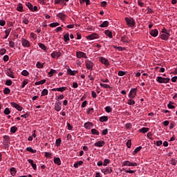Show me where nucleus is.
I'll list each match as a JSON object with an SVG mask.
<instances>
[{
    "label": "nucleus",
    "instance_id": "20e7f679",
    "mask_svg": "<svg viewBox=\"0 0 177 177\" xmlns=\"http://www.w3.org/2000/svg\"><path fill=\"white\" fill-rule=\"evenodd\" d=\"M85 64H86V67L88 70H93V63L92 61L89 60V59H86L85 61Z\"/></svg>",
    "mask_w": 177,
    "mask_h": 177
},
{
    "label": "nucleus",
    "instance_id": "39448f33",
    "mask_svg": "<svg viewBox=\"0 0 177 177\" xmlns=\"http://www.w3.org/2000/svg\"><path fill=\"white\" fill-rule=\"evenodd\" d=\"M57 17L60 19L61 21H66V19H67V15L64 14V12H59L57 14Z\"/></svg>",
    "mask_w": 177,
    "mask_h": 177
},
{
    "label": "nucleus",
    "instance_id": "4be33fe9",
    "mask_svg": "<svg viewBox=\"0 0 177 177\" xmlns=\"http://www.w3.org/2000/svg\"><path fill=\"white\" fill-rule=\"evenodd\" d=\"M17 10L18 12H24V9L23 8V4H21V3L17 4Z\"/></svg>",
    "mask_w": 177,
    "mask_h": 177
},
{
    "label": "nucleus",
    "instance_id": "4468645a",
    "mask_svg": "<svg viewBox=\"0 0 177 177\" xmlns=\"http://www.w3.org/2000/svg\"><path fill=\"white\" fill-rule=\"evenodd\" d=\"M149 34L150 35H151V37H153L154 38H156V37L158 36V30L157 29L151 30Z\"/></svg>",
    "mask_w": 177,
    "mask_h": 177
},
{
    "label": "nucleus",
    "instance_id": "ea45409f",
    "mask_svg": "<svg viewBox=\"0 0 177 177\" xmlns=\"http://www.w3.org/2000/svg\"><path fill=\"white\" fill-rule=\"evenodd\" d=\"M149 128L147 127H142V129H140V132H142V133H146L147 132H149Z\"/></svg>",
    "mask_w": 177,
    "mask_h": 177
},
{
    "label": "nucleus",
    "instance_id": "2f4dec72",
    "mask_svg": "<svg viewBox=\"0 0 177 177\" xmlns=\"http://www.w3.org/2000/svg\"><path fill=\"white\" fill-rule=\"evenodd\" d=\"M58 26H60V24L59 22H54L49 24V26L51 28H54V27H57Z\"/></svg>",
    "mask_w": 177,
    "mask_h": 177
},
{
    "label": "nucleus",
    "instance_id": "4d7b16f0",
    "mask_svg": "<svg viewBox=\"0 0 177 177\" xmlns=\"http://www.w3.org/2000/svg\"><path fill=\"white\" fill-rule=\"evenodd\" d=\"M22 45H30V41L26 39H22Z\"/></svg>",
    "mask_w": 177,
    "mask_h": 177
},
{
    "label": "nucleus",
    "instance_id": "473e14b6",
    "mask_svg": "<svg viewBox=\"0 0 177 177\" xmlns=\"http://www.w3.org/2000/svg\"><path fill=\"white\" fill-rule=\"evenodd\" d=\"M100 86H102V88H104L105 89H110V88H111L110 85H109L107 84L100 83Z\"/></svg>",
    "mask_w": 177,
    "mask_h": 177
},
{
    "label": "nucleus",
    "instance_id": "423d86ee",
    "mask_svg": "<svg viewBox=\"0 0 177 177\" xmlns=\"http://www.w3.org/2000/svg\"><path fill=\"white\" fill-rule=\"evenodd\" d=\"M136 91H138V89H136V88L131 89L129 94V99H133L134 97H136Z\"/></svg>",
    "mask_w": 177,
    "mask_h": 177
},
{
    "label": "nucleus",
    "instance_id": "09e8293b",
    "mask_svg": "<svg viewBox=\"0 0 177 177\" xmlns=\"http://www.w3.org/2000/svg\"><path fill=\"white\" fill-rule=\"evenodd\" d=\"M22 118H28L30 117V112L27 111L25 114L21 115Z\"/></svg>",
    "mask_w": 177,
    "mask_h": 177
},
{
    "label": "nucleus",
    "instance_id": "6ab92c4d",
    "mask_svg": "<svg viewBox=\"0 0 177 177\" xmlns=\"http://www.w3.org/2000/svg\"><path fill=\"white\" fill-rule=\"evenodd\" d=\"M60 104H62V102H56L55 105V110L56 111H60L62 110V106H60Z\"/></svg>",
    "mask_w": 177,
    "mask_h": 177
},
{
    "label": "nucleus",
    "instance_id": "864d4df0",
    "mask_svg": "<svg viewBox=\"0 0 177 177\" xmlns=\"http://www.w3.org/2000/svg\"><path fill=\"white\" fill-rule=\"evenodd\" d=\"M36 67L37 68H44V64H41V62H37L36 64Z\"/></svg>",
    "mask_w": 177,
    "mask_h": 177
},
{
    "label": "nucleus",
    "instance_id": "aec40b11",
    "mask_svg": "<svg viewBox=\"0 0 177 177\" xmlns=\"http://www.w3.org/2000/svg\"><path fill=\"white\" fill-rule=\"evenodd\" d=\"M78 73V71H73L71 70V68H68L67 70V74H68V75H75V74Z\"/></svg>",
    "mask_w": 177,
    "mask_h": 177
},
{
    "label": "nucleus",
    "instance_id": "e433bc0d",
    "mask_svg": "<svg viewBox=\"0 0 177 177\" xmlns=\"http://www.w3.org/2000/svg\"><path fill=\"white\" fill-rule=\"evenodd\" d=\"M133 98H130L127 100V104H129V106H133L135 104V100H132Z\"/></svg>",
    "mask_w": 177,
    "mask_h": 177
},
{
    "label": "nucleus",
    "instance_id": "f704fd0d",
    "mask_svg": "<svg viewBox=\"0 0 177 177\" xmlns=\"http://www.w3.org/2000/svg\"><path fill=\"white\" fill-rule=\"evenodd\" d=\"M82 164H84V162H83V161H82V160L77 161L76 163H75V164L73 165V167H74V168H78V166H79V165H82Z\"/></svg>",
    "mask_w": 177,
    "mask_h": 177
},
{
    "label": "nucleus",
    "instance_id": "a211bd4d",
    "mask_svg": "<svg viewBox=\"0 0 177 177\" xmlns=\"http://www.w3.org/2000/svg\"><path fill=\"white\" fill-rule=\"evenodd\" d=\"M6 75L8 77H10V78H15V76L13 75V71H12V68H8L6 72Z\"/></svg>",
    "mask_w": 177,
    "mask_h": 177
},
{
    "label": "nucleus",
    "instance_id": "680f3d73",
    "mask_svg": "<svg viewBox=\"0 0 177 177\" xmlns=\"http://www.w3.org/2000/svg\"><path fill=\"white\" fill-rule=\"evenodd\" d=\"M138 6L143 8L145 6V3L142 2V0H138Z\"/></svg>",
    "mask_w": 177,
    "mask_h": 177
},
{
    "label": "nucleus",
    "instance_id": "2eb2a0df",
    "mask_svg": "<svg viewBox=\"0 0 177 177\" xmlns=\"http://www.w3.org/2000/svg\"><path fill=\"white\" fill-rule=\"evenodd\" d=\"M3 143H5V145H9V142H10V137H9V136H4L3 137Z\"/></svg>",
    "mask_w": 177,
    "mask_h": 177
},
{
    "label": "nucleus",
    "instance_id": "de8ad7c7",
    "mask_svg": "<svg viewBox=\"0 0 177 177\" xmlns=\"http://www.w3.org/2000/svg\"><path fill=\"white\" fill-rule=\"evenodd\" d=\"M21 75H24V77H28V75H30V73H28V71H27V70H24L21 72Z\"/></svg>",
    "mask_w": 177,
    "mask_h": 177
},
{
    "label": "nucleus",
    "instance_id": "a19ab883",
    "mask_svg": "<svg viewBox=\"0 0 177 177\" xmlns=\"http://www.w3.org/2000/svg\"><path fill=\"white\" fill-rule=\"evenodd\" d=\"M105 111H106V113H111L113 111V108L110 106H107L105 107Z\"/></svg>",
    "mask_w": 177,
    "mask_h": 177
},
{
    "label": "nucleus",
    "instance_id": "393cba45",
    "mask_svg": "<svg viewBox=\"0 0 177 177\" xmlns=\"http://www.w3.org/2000/svg\"><path fill=\"white\" fill-rule=\"evenodd\" d=\"M160 38L164 41H168V39H169V35H168L167 34H162L160 35Z\"/></svg>",
    "mask_w": 177,
    "mask_h": 177
},
{
    "label": "nucleus",
    "instance_id": "412c9836",
    "mask_svg": "<svg viewBox=\"0 0 177 177\" xmlns=\"http://www.w3.org/2000/svg\"><path fill=\"white\" fill-rule=\"evenodd\" d=\"M51 57L53 59H59V57H60V53L57 52H53V53H51Z\"/></svg>",
    "mask_w": 177,
    "mask_h": 177
},
{
    "label": "nucleus",
    "instance_id": "1a4fd4ad",
    "mask_svg": "<svg viewBox=\"0 0 177 177\" xmlns=\"http://www.w3.org/2000/svg\"><path fill=\"white\" fill-rule=\"evenodd\" d=\"M76 56L78 59H81V57H84V59H88L86 54L85 53H82L81 51H78L76 53Z\"/></svg>",
    "mask_w": 177,
    "mask_h": 177
},
{
    "label": "nucleus",
    "instance_id": "13d9d810",
    "mask_svg": "<svg viewBox=\"0 0 177 177\" xmlns=\"http://www.w3.org/2000/svg\"><path fill=\"white\" fill-rule=\"evenodd\" d=\"M4 114H6V115H9V114H10V110L9 109V108H6L4 110Z\"/></svg>",
    "mask_w": 177,
    "mask_h": 177
},
{
    "label": "nucleus",
    "instance_id": "f257e3e1",
    "mask_svg": "<svg viewBox=\"0 0 177 177\" xmlns=\"http://www.w3.org/2000/svg\"><path fill=\"white\" fill-rule=\"evenodd\" d=\"M124 20H125L128 27L132 28V27L135 26V19H133V18H132V17H125Z\"/></svg>",
    "mask_w": 177,
    "mask_h": 177
},
{
    "label": "nucleus",
    "instance_id": "7ed1b4c3",
    "mask_svg": "<svg viewBox=\"0 0 177 177\" xmlns=\"http://www.w3.org/2000/svg\"><path fill=\"white\" fill-rule=\"evenodd\" d=\"M26 6L28 8L30 12H37L38 10V7L37 6H32L30 2L26 3Z\"/></svg>",
    "mask_w": 177,
    "mask_h": 177
},
{
    "label": "nucleus",
    "instance_id": "cd10ccee",
    "mask_svg": "<svg viewBox=\"0 0 177 177\" xmlns=\"http://www.w3.org/2000/svg\"><path fill=\"white\" fill-rule=\"evenodd\" d=\"M10 171L11 173L12 176H15L17 171H16V168L12 167L10 169Z\"/></svg>",
    "mask_w": 177,
    "mask_h": 177
},
{
    "label": "nucleus",
    "instance_id": "dca6fc26",
    "mask_svg": "<svg viewBox=\"0 0 177 177\" xmlns=\"http://www.w3.org/2000/svg\"><path fill=\"white\" fill-rule=\"evenodd\" d=\"M93 123L91 122H87L84 123V128H86V129H91V128H93Z\"/></svg>",
    "mask_w": 177,
    "mask_h": 177
},
{
    "label": "nucleus",
    "instance_id": "72a5a7b5",
    "mask_svg": "<svg viewBox=\"0 0 177 177\" xmlns=\"http://www.w3.org/2000/svg\"><path fill=\"white\" fill-rule=\"evenodd\" d=\"M140 150H142V147L141 146L136 148L135 150L133 152V155L135 156V154H138V153H139V151H140Z\"/></svg>",
    "mask_w": 177,
    "mask_h": 177
},
{
    "label": "nucleus",
    "instance_id": "a878e982",
    "mask_svg": "<svg viewBox=\"0 0 177 177\" xmlns=\"http://www.w3.org/2000/svg\"><path fill=\"white\" fill-rule=\"evenodd\" d=\"M100 122H106L109 121V116H102L100 118Z\"/></svg>",
    "mask_w": 177,
    "mask_h": 177
},
{
    "label": "nucleus",
    "instance_id": "c756f323",
    "mask_svg": "<svg viewBox=\"0 0 177 177\" xmlns=\"http://www.w3.org/2000/svg\"><path fill=\"white\" fill-rule=\"evenodd\" d=\"M105 35L109 38H113V32L109 30L104 31Z\"/></svg>",
    "mask_w": 177,
    "mask_h": 177
},
{
    "label": "nucleus",
    "instance_id": "603ef678",
    "mask_svg": "<svg viewBox=\"0 0 177 177\" xmlns=\"http://www.w3.org/2000/svg\"><path fill=\"white\" fill-rule=\"evenodd\" d=\"M161 32H162V34H167V35H170L169 31H168V30H167V28H165L162 29Z\"/></svg>",
    "mask_w": 177,
    "mask_h": 177
},
{
    "label": "nucleus",
    "instance_id": "0eeeda50",
    "mask_svg": "<svg viewBox=\"0 0 177 177\" xmlns=\"http://www.w3.org/2000/svg\"><path fill=\"white\" fill-rule=\"evenodd\" d=\"M12 107L16 109L18 111H21L23 110V106H20L19 104L16 102H10Z\"/></svg>",
    "mask_w": 177,
    "mask_h": 177
},
{
    "label": "nucleus",
    "instance_id": "a18cd8bd",
    "mask_svg": "<svg viewBox=\"0 0 177 177\" xmlns=\"http://www.w3.org/2000/svg\"><path fill=\"white\" fill-rule=\"evenodd\" d=\"M48 93H49V91H48V89L44 88V89H43V91L41 92V96H46V95H48Z\"/></svg>",
    "mask_w": 177,
    "mask_h": 177
},
{
    "label": "nucleus",
    "instance_id": "37998d69",
    "mask_svg": "<svg viewBox=\"0 0 177 177\" xmlns=\"http://www.w3.org/2000/svg\"><path fill=\"white\" fill-rule=\"evenodd\" d=\"M57 71L55 69H51L50 72H48L49 77H53V74L56 73Z\"/></svg>",
    "mask_w": 177,
    "mask_h": 177
},
{
    "label": "nucleus",
    "instance_id": "c9c22d12",
    "mask_svg": "<svg viewBox=\"0 0 177 177\" xmlns=\"http://www.w3.org/2000/svg\"><path fill=\"white\" fill-rule=\"evenodd\" d=\"M45 82H46V80H40L39 82H36L35 83V85H44V84H45Z\"/></svg>",
    "mask_w": 177,
    "mask_h": 177
},
{
    "label": "nucleus",
    "instance_id": "e2e57ef3",
    "mask_svg": "<svg viewBox=\"0 0 177 177\" xmlns=\"http://www.w3.org/2000/svg\"><path fill=\"white\" fill-rule=\"evenodd\" d=\"M127 146L128 149H131V146H132V141L131 140H129L127 142Z\"/></svg>",
    "mask_w": 177,
    "mask_h": 177
},
{
    "label": "nucleus",
    "instance_id": "69168bd1",
    "mask_svg": "<svg viewBox=\"0 0 177 177\" xmlns=\"http://www.w3.org/2000/svg\"><path fill=\"white\" fill-rule=\"evenodd\" d=\"M28 84V80H26L22 82L21 88H25L26 86Z\"/></svg>",
    "mask_w": 177,
    "mask_h": 177
},
{
    "label": "nucleus",
    "instance_id": "58836bf2",
    "mask_svg": "<svg viewBox=\"0 0 177 177\" xmlns=\"http://www.w3.org/2000/svg\"><path fill=\"white\" fill-rule=\"evenodd\" d=\"M64 39L65 42H67V41H69L70 40V35L68 33H66L64 35Z\"/></svg>",
    "mask_w": 177,
    "mask_h": 177
},
{
    "label": "nucleus",
    "instance_id": "052dcab7",
    "mask_svg": "<svg viewBox=\"0 0 177 177\" xmlns=\"http://www.w3.org/2000/svg\"><path fill=\"white\" fill-rule=\"evenodd\" d=\"M108 164H110V160L109 159H104L103 163L104 167H107Z\"/></svg>",
    "mask_w": 177,
    "mask_h": 177
},
{
    "label": "nucleus",
    "instance_id": "f3484780",
    "mask_svg": "<svg viewBox=\"0 0 177 177\" xmlns=\"http://www.w3.org/2000/svg\"><path fill=\"white\" fill-rule=\"evenodd\" d=\"M28 162L30 164L31 167L33 168L35 171H37V165L34 164V160H32V159H28Z\"/></svg>",
    "mask_w": 177,
    "mask_h": 177
},
{
    "label": "nucleus",
    "instance_id": "5701e85b",
    "mask_svg": "<svg viewBox=\"0 0 177 177\" xmlns=\"http://www.w3.org/2000/svg\"><path fill=\"white\" fill-rule=\"evenodd\" d=\"M99 27H100L101 28H104L106 27H109V21H104V22H102V24H101Z\"/></svg>",
    "mask_w": 177,
    "mask_h": 177
},
{
    "label": "nucleus",
    "instance_id": "f03ea898",
    "mask_svg": "<svg viewBox=\"0 0 177 177\" xmlns=\"http://www.w3.org/2000/svg\"><path fill=\"white\" fill-rule=\"evenodd\" d=\"M171 79L168 77H158L156 78V81L159 82V84H168Z\"/></svg>",
    "mask_w": 177,
    "mask_h": 177
},
{
    "label": "nucleus",
    "instance_id": "774afa93",
    "mask_svg": "<svg viewBox=\"0 0 177 177\" xmlns=\"http://www.w3.org/2000/svg\"><path fill=\"white\" fill-rule=\"evenodd\" d=\"M176 162H177V161L175 159H171L170 160V163L171 164V165H176Z\"/></svg>",
    "mask_w": 177,
    "mask_h": 177
},
{
    "label": "nucleus",
    "instance_id": "c03bdc74",
    "mask_svg": "<svg viewBox=\"0 0 177 177\" xmlns=\"http://www.w3.org/2000/svg\"><path fill=\"white\" fill-rule=\"evenodd\" d=\"M91 133L93 135H97V136H99V134H100L99 131L96 130L95 129H91Z\"/></svg>",
    "mask_w": 177,
    "mask_h": 177
},
{
    "label": "nucleus",
    "instance_id": "9d476101",
    "mask_svg": "<svg viewBox=\"0 0 177 177\" xmlns=\"http://www.w3.org/2000/svg\"><path fill=\"white\" fill-rule=\"evenodd\" d=\"M101 171L102 174H104V175H107L113 172V169H111V167H107L106 169H102Z\"/></svg>",
    "mask_w": 177,
    "mask_h": 177
},
{
    "label": "nucleus",
    "instance_id": "49530a36",
    "mask_svg": "<svg viewBox=\"0 0 177 177\" xmlns=\"http://www.w3.org/2000/svg\"><path fill=\"white\" fill-rule=\"evenodd\" d=\"M55 145L57 147H59V146L62 145V139L61 138L57 139L55 142Z\"/></svg>",
    "mask_w": 177,
    "mask_h": 177
},
{
    "label": "nucleus",
    "instance_id": "f8f14e48",
    "mask_svg": "<svg viewBox=\"0 0 177 177\" xmlns=\"http://www.w3.org/2000/svg\"><path fill=\"white\" fill-rule=\"evenodd\" d=\"M67 89V87H60V88H52L51 91L53 92H64V91H66Z\"/></svg>",
    "mask_w": 177,
    "mask_h": 177
},
{
    "label": "nucleus",
    "instance_id": "c85d7f7f",
    "mask_svg": "<svg viewBox=\"0 0 177 177\" xmlns=\"http://www.w3.org/2000/svg\"><path fill=\"white\" fill-rule=\"evenodd\" d=\"M26 151H29L30 153H32V154L37 153L36 149H32L31 147H28L26 149Z\"/></svg>",
    "mask_w": 177,
    "mask_h": 177
},
{
    "label": "nucleus",
    "instance_id": "ddd939ff",
    "mask_svg": "<svg viewBox=\"0 0 177 177\" xmlns=\"http://www.w3.org/2000/svg\"><path fill=\"white\" fill-rule=\"evenodd\" d=\"M106 145V142L104 140L98 141L94 144L95 147H103Z\"/></svg>",
    "mask_w": 177,
    "mask_h": 177
},
{
    "label": "nucleus",
    "instance_id": "6e6552de",
    "mask_svg": "<svg viewBox=\"0 0 177 177\" xmlns=\"http://www.w3.org/2000/svg\"><path fill=\"white\" fill-rule=\"evenodd\" d=\"M98 38L99 35L97 33H92L86 37V39L90 40L97 39Z\"/></svg>",
    "mask_w": 177,
    "mask_h": 177
},
{
    "label": "nucleus",
    "instance_id": "bb28decb",
    "mask_svg": "<svg viewBox=\"0 0 177 177\" xmlns=\"http://www.w3.org/2000/svg\"><path fill=\"white\" fill-rule=\"evenodd\" d=\"M54 162L57 165H62V160H60V158H54Z\"/></svg>",
    "mask_w": 177,
    "mask_h": 177
},
{
    "label": "nucleus",
    "instance_id": "bf43d9fd",
    "mask_svg": "<svg viewBox=\"0 0 177 177\" xmlns=\"http://www.w3.org/2000/svg\"><path fill=\"white\" fill-rule=\"evenodd\" d=\"M126 74L125 71H120L118 73V75H119V77H124V75Z\"/></svg>",
    "mask_w": 177,
    "mask_h": 177
},
{
    "label": "nucleus",
    "instance_id": "7c9ffc66",
    "mask_svg": "<svg viewBox=\"0 0 177 177\" xmlns=\"http://www.w3.org/2000/svg\"><path fill=\"white\" fill-rule=\"evenodd\" d=\"M113 48L115 49H118L119 52H121L122 50H127V48L125 47H121V46H113Z\"/></svg>",
    "mask_w": 177,
    "mask_h": 177
},
{
    "label": "nucleus",
    "instance_id": "5fc2aeb1",
    "mask_svg": "<svg viewBox=\"0 0 177 177\" xmlns=\"http://www.w3.org/2000/svg\"><path fill=\"white\" fill-rule=\"evenodd\" d=\"M52 153L45 152V157H46V158H52Z\"/></svg>",
    "mask_w": 177,
    "mask_h": 177
},
{
    "label": "nucleus",
    "instance_id": "4c0bfd02",
    "mask_svg": "<svg viewBox=\"0 0 177 177\" xmlns=\"http://www.w3.org/2000/svg\"><path fill=\"white\" fill-rule=\"evenodd\" d=\"M11 133H16L17 132V127L16 126H13L10 128Z\"/></svg>",
    "mask_w": 177,
    "mask_h": 177
},
{
    "label": "nucleus",
    "instance_id": "9b49d317",
    "mask_svg": "<svg viewBox=\"0 0 177 177\" xmlns=\"http://www.w3.org/2000/svg\"><path fill=\"white\" fill-rule=\"evenodd\" d=\"M100 62H101V63L102 64H104L105 66H110V64L109 63V60H107V59L103 57H100L99 58Z\"/></svg>",
    "mask_w": 177,
    "mask_h": 177
},
{
    "label": "nucleus",
    "instance_id": "79ce46f5",
    "mask_svg": "<svg viewBox=\"0 0 177 177\" xmlns=\"http://www.w3.org/2000/svg\"><path fill=\"white\" fill-rule=\"evenodd\" d=\"M3 93H4V95H9V93H10V89L8 87H6L3 89Z\"/></svg>",
    "mask_w": 177,
    "mask_h": 177
},
{
    "label": "nucleus",
    "instance_id": "0e129e2a",
    "mask_svg": "<svg viewBox=\"0 0 177 177\" xmlns=\"http://www.w3.org/2000/svg\"><path fill=\"white\" fill-rule=\"evenodd\" d=\"M12 82L10 80H7L6 81V85H7L8 86H10V85H12Z\"/></svg>",
    "mask_w": 177,
    "mask_h": 177
},
{
    "label": "nucleus",
    "instance_id": "b1692460",
    "mask_svg": "<svg viewBox=\"0 0 177 177\" xmlns=\"http://www.w3.org/2000/svg\"><path fill=\"white\" fill-rule=\"evenodd\" d=\"M10 31H12V28L6 29L5 31L6 35L3 37V39H6L9 37V34H10Z\"/></svg>",
    "mask_w": 177,
    "mask_h": 177
},
{
    "label": "nucleus",
    "instance_id": "6e6d98bb",
    "mask_svg": "<svg viewBox=\"0 0 177 177\" xmlns=\"http://www.w3.org/2000/svg\"><path fill=\"white\" fill-rule=\"evenodd\" d=\"M172 104H174V102H169V104H167V107L169 108V109H175V106H174V105H172Z\"/></svg>",
    "mask_w": 177,
    "mask_h": 177
},
{
    "label": "nucleus",
    "instance_id": "3c124183",
    "mask_svg": "<svg viewBox=\"0 0 177 177\" xmlns=\"http://www.w3.org/2000/svg\"><path fill=\"white\" fill-rule=\"evenodd\" d=\"M30 37L32 38V39L33 41H35V39H37V34H35L34 32H31L30 33Z\"/></svg>",
    "mask_w": 177,
    "mask_h": 177
},
{
    "label": "nucleus",
    "instance_id": "338daca9",
    "mask_svg": "<svg viewBox=\"0 0 177 177\" xmlns=\"http://www.w3.org/2000/svg\"><path fill=\"white\" fill-rule=\"evenodd\" d=\"M125 128L127 129H131L132 128V124L131 123H127L125 124Z\"/></svg>",
    "mask_w": 177,
    "mask_h": 177
},
{
    "label": "nucleus",
    "instance_id": "8fccbe9b",
    "mask_svg": "<svg viewBox=\"0 0 177 177\" xmlns=\"http://www.w3.org/2000/svg\"><path fill=\"white\" fill-rule=\"evenodd\" d=\"M123 171L126 172V174H135L136 172V170H127L123 169Z\"/></svg>",
    "mask_w": 177,
    "mask_h": 177
}]
</instances>
